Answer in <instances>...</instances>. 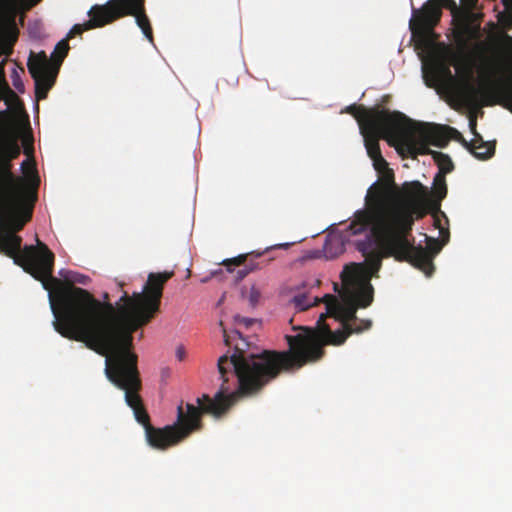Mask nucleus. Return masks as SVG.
Masks as SVG:
<instances>
[{
    "label": "nucleus",
    "mask_w": 512,
    "mask_h": 512,
    "mask_svg": "<svg viewBox=\"0 0 512 512\" xmlns=\"http://www.w3.org/2000/svg\"><path fill=\"white\" fill-rule=\"evenodd\" d=\"M4 62L0 63V67H3Z\"/></svg>",
    "instance_id": "obj_40"
},
{
    "label": "nucleus",
    "mask_w": 512,
    "mask_h": 512,
    "mask_svg": "<svg viewBox=\"0 0 512 512\" xmlns=\"http://www.w3.org/2000/svg\"><path fill=\"white\" fill-rule=\"evenodd\" d=\"M290 245H291L290 243H281V244L272 245L270 247H267L262 252H251L249 254L239 255V256H237L235 258L224 260L223 264L228 267L229 271H232L230 269V265H235V266L242 265L246 261L248 256L259 258L263 254H265V253H267V252H269V251H271L273 249H288L290 247Z\"/></svg>",
    "instance_id": "obj_18"
},
{
    "label": "nucleus",
    "mask_w": 512,
    "mask_h": 512,
    "mask_svg": "<svg viewBox=\"0 0 512 512\" xmlns=\"http://www.w3.org/2000/svg\"><path fill=\"white\" fill-rule=\"evenodd\" d=\"M69 44L67 39H63L57 43L54 52L51 55V60H49L54 68L59 70L60 65L62 64L64 58L67 56L69 51Z\"/></svg>",
    "instance_id": "obj_21"
},
{
    "label": "nucleus",
    "mask_w": 512,
    "mask_h": 512,
    "mask_svg": "<svg viewBox=\"0 0 512 512\" xmlns=\"http://www.w3.org/2000/svg\"><path fill=\"white\" fill-rule=\"evenodd\" d=\"M28 164L30 165L33 171L35 170V161L33 159L31 161L29 159H26L21 163V168L24 171V173H26V165Z\"/></svg>",
    "instance_id": "obj_34"
},
{
    "label": "nucleus",
    "mask_w": 512,
    "mask_h": 512,
    "mask_svg": "<svg viewBox=\"0 0 512 512\" xmlns=\"http://www.w3.org/2000/svg\"><path fill=\"white\" fill-rule=\"evenodd\" d=\"M113 2L109 7V16L115 17V21L125 16H134L138 27L142 30L148 41L154 44L153 30L145 13V0H108Z\"/></svg>",
    "instance_id": "obj_11"
},
{
    "label": "nucleus",
    "mask_w": 512,
    "mask_h": 512,
    "mask_svg": "<svg viewBox=\"0 0 512 512\" xmlns=\"http://www.w3.org/2000/svg\"><path fill=\"white\" fill-rule=\"evenodd\" d=\"M412 231L406 234V239L411 247V259L406 260L414 267L421 270L426 276H431L434 272L433 258L441 251L443 244L433 237L425 235L426 247L421 245L416 246L415 240L412 237Z\"/></svg>",
    "instance_id": "obj_13"
},
{
    "label": "nucleus",
    "mask_w": 512,
    "mask_h": 512,
    "mask_svg": "<svg viewBox=\"0 0 512 512\" xmlns=\"http://www.w3.org/2000/svg\"><path fill=\"white\" fill-rule=\"evenodd\" d=\"M511 77L508 85H498L488 79L481 87L465 82L458 90L457 97L467 107L490 106L501 104L512 112V62H509Z\"/></svg>",
    "instance_id": "obj_9"
},
{
    "label": "nucleus",
    "mask_w": 512,
    "mask_h": 512,
    "mask_svg": "<svg viewBox=\"0 0 512 512\" xmlns=\"http://www.w3.org/2000/svg\"><path fill=\"white\" fill-rule=\"evenodd\" d=\"M172 375V370L170 367H164L162 368V380L164 378H170Z\"/></svg>",
    "instance_id": "obj_35"
},
{
    "label": "nucleus",
    "mask_w": 512,
    "mask_h": 512,
    "mask_svg": "<svg viewBox=\"0 0 512 512\" xmlns=\"http://www.w3.org/2000/svg\"><path fill=\"white\" fill-rule=\"evenodd\" d=\"M476 120L475 119H470L469 121V127H470V130L472 132V134L474 135V138H477L480 142H485L482 138V136L477 132L476 130Z\"/></svg>",
    "instance_id": "obj_29"
},
{
    "label": "nucleus",
    "mask_w": 512,
    "mask_h": 512,
    "mask_svg": "<svg viewBox=\"0 0 512 512\" xmlns=\"http://www.w3.org/2000/svg\"><path fill=\"white\" fill-rule=\"evenodd\" d=\"M435 225L440 229V233H441V235H443L444 231H443V229L440 227V221H439V219H435Z\"/></svg>",
    "instance_id": "obj_37"
},
{
    "label": "nucleus",
    "mask_w": 512,
    "mask_h": 512,
    "mask_svg": "<svg viewBox=\"0 0 512 512\" xmlns=\"http://www.w3.org/2000/svg\"><path fill=\"white\" fill-rule=\"evenodd\" d=\"M19 140L24 153L32 157L34 137L28 115H25V121L11 117L3 123L0 132V231L10 227L23 229L32 218L36 201V194L24 179L11 172V161L21 153Z\"/></svg>",
    "instance_id": "obj_3"
},
{
    "label": "nucleus",
    "mask_w": 512,
    "mask_h": 512,
    "mask_svg": "<svg viewBox=\"0 0 512 512\" xmlns=\"http://www.w3.org/2000/svg\"><path fill=\"white\" fill-rule=\"evenodd\" d=\"M341 280L342 301L326 295V314L320 315L315 328L294 327L298 333L285 336L288 350L254 353L245 348L247 342L234 331L240 342L217 362L222 380L219 391L213 398L208 394L198 397L197 405L187 403L184 409L181 402L177 406L176 421L162 427V450L176 446L202 430L204 414L222 416L239 398L256 395L282 372H294L320 361L325 355V346L341 345L351 334L369 329L372 322L358 321L356 316L358 308H366L373 301L374 289L369 279L361 277L356 264H352L344 268Z\"/></svg>",
    "instance_id": "obj_2"
},
{
    "label": "nucleus",
    "mask_w": 512,
    "mask_h": 512,
    "mask_svg": "<svg viewBox=\"0 0 512 512\" xmlns=\"http://www.w3.org/2000/svg\"><path fill=\"white\" fill-rule=\"evenodd\" d=\"M375 108L372 109H366L364 107H358L355 104H352L350 106H347L345 111L349 114H351L358 122L359 128L361 129V124L366 123L367 121V112L373 111Z\"/></svg>",
    "instance_id": "obj_22"
},
{
    "label": "nucleus",
    "mask_w": 512,
    "mask_h": 512,
    "mask_svg": "<svg viewBox=\"0 0 512 512\" xmlns=\"http://www.w3.org/2000/svg\"><path fill=\"white\" fill-rule=\"evenodd\" d=\"M28 70L35 82V97L37 101L47 98L49 90L53 87L58 70L54 68L44 51L29 57Z\"/></svg>",
    "instance_id": "obj_10"
},
{
    "label": "nucleus",
    "mask_w": 512,
    "mask_h": 512,
    "mask_svg": "<svg viewBox=\"0 0 512 512\" xmlns=\"http://www.w3.org/2000/svg\"><path fill=\"white\" fill-rule=\"evenodd\" d=\"M442 8L451 12L454 42L458 50L465 53L470 41L479 37L480 27L472 23V14L461 9L454 0H427L420 9H413L409 22L413 36L424 38L432 34L441 20Z\"/></svg>",
    "instance_id": "obj_7"
},
{
    "label": "nucleus",
    "mask_w": 512,
    "mask_h": 512,
    "mask_svg": "<svg viewBox=\"0 0 512 512\" xmlns=\"http://www.w3.org/2000/svg\"><path fill=\"white\" fill-rule=\"evenodd\" d=\"M344 251V244L338 237L328 238L324 244V254L327 259H333Z\"/></svg>",
    "instance_id": "obj_20"
},
{
    "label": "nucleus",
    "mask_w": 512,
    "mask_h": 512,
    "mask_svg": "<svg viewBox=\"0 0 512 512\" xmlns=\"http://www.w3.org/2000/svg\"><path fill=\"white\" fill-rule=\"evenodd\" d=\"M478 0H461V4L463 6L462 9H464V11L466 12H470L474 9V7L476 6Z\"/></svg>",
    "instance_id": "obj_28"
},
{
    "label": "nucleus",
    "mask_w": 512,
    "mask_h": 512,
    "mask_svg": "<svg viewBox=\"0 0 512 512\" xmlns=\"http://www.w3.org/2000/svg\"><path fill=\"white\" fill-rule=\"evenodd\" d=\"M273 258L268 259L267 261H262L258 263H254L252 260L242 269H239L237 271V280H242L244 277H246L250 272L255 271L257 269L262 268L263 266L267 265L270 261H272Z\"/></svg>",
    "instance_id": "obj_23"
},
{
    "label": "nucleus",
    "mask_w": 512,
    "mask_h": 512,
    "mask_svg": "<svg viewBox=\"0 0 512 512\" xmlns=\"http://www.w3.org/2000/svg\"><path fill=\"white\" fill-rule=\"evenodd\" d=\"M366 115L367 121L361 124L360 132L367 154L377 170L387 167L380 150L381 138L394 146L400 154L411 158L425 155L429 145H443L447 141L438 127L413 121L399 111L374 109Z\"/></svg>",
    "instance_id": "obj_4"
},
{
    "label": "nucleus",
    "mask_w": 512,
    "mask_h": 512,
    "mask_svg": "<svg viewBox=\"0 0 512 512\" xmlns=\"http://www.w3.org/2000/svg\"><path fill=\"white\" fill-rule=\"evenodd\" d=\"M103 298H104V300H103L102 302H108V303H110V302H109V295H108V293H105V294H104V296H103Z\"/></svg>",
    "instance_id": "obj_38"
},
{
    "label": "nucleus",
    "mask_w": 512,
    "mask_h": 512,
    "mask_svg": "<svg viewBox=\"0 0 512 512\" xmlns=\"http://www.w3.org/2000/svg\"><path fill=\"white\" fill-rule=\"evenodd\" d=\"M20 0H0V11L5 20L0 25V55L12 53V47L17 40L18 30L14 18Z\"/></svg>",
    "instance_id": "obj_14"
},
{
    "label": "nucleus",
    "mask_w": 512,
    "mask_h": 512,
    "mask_svg": "<svg viewBox=\"0 0 512 512\" xmlns=\"http://www.w3.org/2000/svg\"><path fill=\"white\" fill-rule=\"evenodd\" d=\"M423 124L438 127L440 131L446 136L447 141L443 145H435L436 147L443 148L447 146L450 140V136L454 135V138L461 142V144L467 148L477 159L479 160H487L491 158L495 153V145L491 144L489 142H480L477 138H473L470 142H468L462 134L457 131L453 127L449 126H443L439 124H433V123H426L422 122Z\"/></svg>",
    "instance_id": "obj_15"
},
{
    "label": "nucleus",
    "mask_w": 512,
    "mask_h": 512,
    "mask_svg": "<svg viewBox=\"0 0 512 512\" xmlns=\"http://www.w3.org/2000/svg\"><path fill=\"white\" fill-rule=\"evenodd\" d=\"M175 356L179 361H183L185 359L186 351L183 345L177 346Z\"/></svg>",
    "instance_id": "obj_31"
},
{
    "label": "nucleus",
    "mask_w": 512,
    "mask_h": 512,
    "mask_svg": "<svg viewBox=\"0 0 512 512\" xmlns=\"http://www.w3.org/2000/svg\"><path fill=\"white\" fill-rule=\"evenodd\" d=\"M422 188L423 192L419 193L416 198L419 210L411 209L413 224L415 220L422 219L430 212L433 214L439 212L441 201L447 196L446 178L442 175H435L431 194H429L427 187L423 184Z\"/></svg>",
    "instance_id": "obj_12"
},
{
    "label": "nucleus",
    "mask_w": 512,
    "mask_h": 512,
    "mask_svg": "<svg viewBox=\"0 0 512 512\" xmlns=\"http://www.w3.org/2000/svg\"><path fill=\"white\" fill-rule=\"evenodd\" d=\"M260 298V292L253 286L250 290L249 301L254 306L258 303Z\"/></svg>",
    "instance_id": "obj_27"
},
{
    "label": "nucleus",
    "mask_w": 512,
    "mask_h": 512,
    "mask_svg": "<svg viewBox=\"0 0 512 512\" xmlns=\"http://www.w3.org/2000/svg\"><path fill=\"white\" fill-rule=\"evenodd\" d=\"M293 303L295 304V307L300 311H304L313 305V303L308 300L305 294H298L294 296Z\"/></svg>",
    "instance_id": "obj_24"
},
{
    "label": "nucleus",
    "mask_w": 512,
    "mask_h": 512,
    "mask_svg": "<svg viewBox=\"0 0 512 512\" xmlns=\"http://www.w3.org/2000/svg\"><path fill=\"white\" fill-rule=\"evenodd\" d=\"M366 115L367 121L361 124L360 132L367 154L377 170L387 167L380 150L381 138L394 146L400 154L411 158L425 155L429 145H443L447 141L438 127L413 121L399 111L374 109Z\"/></svg>",
    "instance_id": "obj_5"
},
{
    "label": "nucleus",
    "mask_w": 512,
    "mask_h": 512,
    "mask_svg": "<svg viewBox=\"0 0 512 512\" xmlns=\"http://www.w3.org/2000/svg\"><path fill=\"white\" fill-rule=\"evenodd\" d=\"M220 326L222 327L223 337H224V343L228 347H232V336L227 334L226 329L223 327V323L220 322Z\"/></svg>",
    "instance_id": "obj_32"
},
{
    "label": "nucleus",
    "mask_w": 512,
    "mask_h": 512,
    "mask_svg": "<svg viewBox=\"0 0 512 512\" xmlns=\"http://www.w3.org/2000/svg\"><path fill=\"white\" fill-rule=\"evenodd\" d=\"M11 80H12V84L15 87V89L19 93H24L25 86H24V83H23V81L21 79L20 73L17 71L16 68H14L13 71H12Z\"/></svg>",
    "instance_id": "obj_25"
},
{
    "label": "nucleus",
    "mask_w": 512,
    "mask_h": 512,
    "mask_svg": "<svg viewBox=\"0 0 512 512\" xmlns=\"http://www.w3.org/2000/svg\"><path fill=\"white\" fill-rule=\"evenodd\" d=\"M426 154H431L433 156V159L439 168L436 175H442L446 178V174L454 170V164L449 155L438 151H431L429 148Z\"/></svg>",
    "instance_id": "obj_19"
},
{
    "label": "nucleus",
    "mask_w": 512,
    "mask_h": 512,
    "mask_svg": "<svg viewBox=\"0 0 512 512\" xmlns=\"http://www.w3.org/2000/svg\"><path fill=\"white\" fill-rule=\"evenodd\" d=\"M175 267L176 265H174V267L170 270L165 269L164 271H162V289L164 288V284L174 275Z\"/></svg>",
    "instance_id": "obj_30"
},
{
    "label": "nucleus",
    "mask_w": 512,
    "mask_h": 512,
    "mask_svg": "<svg viewBox=\"0 0 512 512\" xmlns=\"http://www.w3.org/2000/svg\"><path fill=\"white\" fill-rule=\"evenodd\" d=\"M113 2H106L103 5L95 4L88 11L89 20L84 22L83 24H75L69 33L67 34L66 39L69 40L76 35H81L84 31L101 28L105 25L111 24L115 21V17L109 16V7L112 8Z\"/></svg>",
    "instance_id": "obj_16"
},
{
    "label": "nucleus",
    "mask_w": 512,
    "mask_h": 512,
    "mask_svg": "<svg viewBox=\"0 0 512 512\" xmlns=\"http://www.w3.org/2000/svg\"><path fill=\"white\" fill-rule=\"evenodd\" d=\"M502 4L506 10H512V0H502Z\"/></svg>",
    "instance_id": "obj_36"
},
{
    "label": "nucleus",
    "mask_w": 512,
    "mask_h": 512,
    "mask_svg": "<svg viewBox=\"0 0 512 512\" xmlns=\"http://www.w3.org/2000/svg\"><path fill=\"white\" fill-rule=\"evenodd\" d=\"M370 237L357 243V249L366 257L372 274L378 272L383 258L393 257L396 261L405 262L411 259V245L406 234L413 229L405 226L370 222Z\"/></svg>",
    "instance_id": "obj_8"
},
{
    "label": "nucleus",
    "mask_w": 512,
    "mask_h": 512,
    "mask_svg": "<svg viewBox=\"0 0 512 512\" xmlns=\"http://www.w3.org/2000/svg\"><path fill=\"white\" fill-rule=\"evenodd\" d=\"M23 229L10 227L0 231V254L23 267L41 281L49 293L54 315V329L63 337L82 342L97 354L106 357L105 373L108 379L125 392V402L133 410L136 421L144 427L148 444L160 449V428L151 425L149 414L139 395L141 380L137 355L131 351L132 334L147 324L160 304V272L151 273L143 292L120 297L116 305L100 302L90 292L74 286L87 285V275L61 270L53 277L54 254L37 239V246L22 248Z\"/></svg>",
    "instance_id": "obj_1"
},
{
    "label": "nucleus",
    "mask_w": 512,
    "mask_h": 512,
    "mask_svg": "<svg viewBox=\"0 0 512 512\" xmlns=\"http://www.w3.org/2000/svg\"><path fill=\"white\" fill-rule=\"evenodd\" d=\"M191 276V270L189 268L186 269V276L185 278L188 279Z\"/></svg>",
    "instance_id": "obj_39"
},
{
    "label": "nucleus",
    "mask_w": 512,
    "mask_h": 512,
    "mask_svg": "<svg viewBox=\"0 0 512 512\" xmlns=\"http://www.w3.org/2000/svg\"><path fill=\"white\" fill-rule=\"evenodd\" d=\"M11 90L5 80L4 67H0V100Z\"/></svg>",
    "instance_id": "obj_26"
},
{
    "label": "nucleus",
    "mask_w": 512,
    "mask_h": 512,
    "mask_svg": "<svg viewBox=\"0 0 512 512\" xmlns=\"http://www.w3.org/2000/svg\"><path fill=\"white\" fill-rule=\"evenodd\" d=\"M423 192L419 181L405 182L399 188L392 171H388L380 182L374 183L368 190L366 208L355 213L354 220L347 230L351 235L366 231L370 222H381L405 226L413 229L411 209L419 210L416 198Z\"/></svg>",
    "instance_id": "obj_6"
},
{
    "label": "nucleus",
    "mask_w": 512,
    "mask_h": 512,
    "mask_svg": "<svg viewBox=\"0 0 512 512\" xmlns=\"http://www.w3.org/2000/svg\"><path fill=\"white\" fill-rule=\"evenodd\" d=\"M236 322L243 323L246 327H249L253 323V319L244 318L240 316L235 317Z\"/></svg>",
    "instance_id": "obj_33"
},
{
    "label": "nucleus",
    "mask_w": 512,
    "mask_h": 512,
    "mask_svg": "<svg viewBox=\"0 0 512 512\" xmlns=\"http://www.w3.org/2000/svg\"><path fill=\"white\" fill-rule=\"evenodd\" d=\"M1 100L5 101L8 110L4 112L5 120L3 123H7L11 117H17L18 119H22L25 121V115H28L25 112L24 104L19 96L11 89Z\"/></svg>",
    "instance_id": "obj_17"
}]
</instances>
